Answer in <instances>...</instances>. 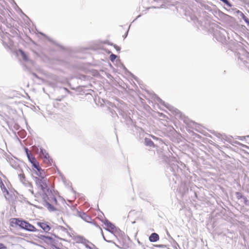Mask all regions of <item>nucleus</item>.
I'll return each mask as SVG.
<instances>
[{
	"label": "nucleus",
	"mask_w": 249,
	"mask_h": 249,
	"mask_svg": "<svg viewBox=\"0 0 249 249\" xmlns=\"http://www.w3.org/2000/svg\"><path fill=\"white\" fill-rule=\"evenodd\" d=\"M0 249H8L7 247L2 243H0Z\"/></svg>",
	"instance_id": "obj_15"
},
{
	"label": "nucleus",
	"mask_w": 249,
	"mask_h": 249,
	"mask_svg": "<svg viewBox=\"0 0 249 249\" xmlns=\"http://www.w3.org/2000/svg\"><path fill=\"white\" fill-rule=\"evenodd\" d=\"M240 195H241V194H240V193H236V195H237V197H238V198H239V197H240V198H241V196H240Z\"/></svg>",
	"instance_id": "obj_18"
},
{
	"label": "nucleus",
	"mask_w": 249,
	"mask_h": 249,
	"mask_svg": "<svg viewBox=\"0 0 249 249\" xmlns=\"http://www.w3.org/2000/svg\"><path fill=\"white\" fill-rule=\"evenodd\" d=\"M243 18L244 21L247 23V24L249 25V19L247 18L245 15L243 16Z\"/></svg>",
	"instance_id": "obj_14"
},
{
	"label": "nucleus",
	"mask_w": 249,
	"mask_h": 249,
	"mask_svg": "<svg viewBox=\"0 0 249 249\" xmlns=\"http://www.w3.org/2000/svg\"><path fill=\"white\" fill-rule=\"evenodd\" d=\"M33 171L37 176L36 178H46V173L44 170L42 169L40 166V164L32 168Z\"/></svg>",
	"instance_id": "obj_3"
},
{
	"label": "nucleus",
	"mask_w": 249,
	"mask_h": 249,
	"mask_svg": "<svg viewBox=\"0 0 249 249\" xmlns=\"http://www.w3.org/2000/svg\"><path fill=\"white\" fill-rule=\"evenodd\" d=\"M149 239L152 242H156L159 240V236L156 233H153L149 236Z\"/></svg>",
	"instance_id": "obj_8"
},
{
	"label": "nucleus",
	"mask_w": 249,
	"mask_h": 249,
	"mask_svg": "<svg viewBox=\"0 0 249 249\" xmlns=\"http://www.w3.org/2000/svg\"><path fill=\"white\" fill-rule=\"evenodd\" d=\"M10 225L12 227L19 226L21 229L29 231L35 232L37 231V229L34 226L26 221L19 218H11L10 220Z\"/></svg>",
	"instance_id": "obj_1"
},
{
	"label": "nucleus",
	"mask_w": 249,
	"mask_h": 249,
	"mask_svg": "<svg viewBox=\"0 0 249 249\" xmlns=\"http://www.w3.org/2000/svg\"><path fill=\"white\" fill-rule=\"evenodd\" d=\"M0 187L2 190V193L4 194L5 197L6 198V195L9 194V192L5 187L2 180L0 178Z\"/></svg>",
	"instance_id": "obj_7"
},
{
	"label": "nucleus",
	"mask_w": 249,
	"mask_h": 249,
	"mask_svg": "<svg viewBox=\"0 0 249 249\" xmlns=\"http://www.w3.org/2000/svg\"><path fill=\"white\" fill-rule=\"evenodd\" d=\"M157 247L162 248H166V246L165 245H157Z\"/></svg>",
	"instance_id": "obj_17"
},
{
	"label": "nucleus",
	"mask_w": 249,
	"mask_h": 249,
	"mask_svg": "<svg viewBox=\"0 0 249 249\" xmlns=\"http://www.w3.org/2000/svg\"><path fill=\"white\" fill-rule=\"evenodd\" d=\"M30 162L32 165V168L39 164V163L37 161L35 157H34L30 160Z\"/></svg>",
	"instance_id": "obj_9"
},
{
	"label": "nucleus",
	"mask_w": 249,
	"mask_h": 249,
	"mask_svg": "<svg viewBox=\"0 0 249 249\" xmlns=\"http://www.w3.org/2000/svg\"><path fill=\"white\" fill-rule=\"evenodd\" d=\"M19 52H20L21 55L22 56L23 59L25 60H27L28 59L27 55L22 50H20Z\"/></svg>",
	"instance_id": "obj_12"
},
{
	"label": "nucleus",
	"mask_w": 249,
	"mask_h": 249,
	"mask_svg": "<svg viewBox=\"0 0 249 249\" xmlns=\"http://www.w3.org/2000/svg\"><path fill=\"white\" fill-rule=\"evenodd\" d=\"M41 153L43 156L42 157L43 162L47 164V166L51 165L53 160L50 157L49 154L45 150L43 149H41Z\"/></svg>",
	"instance_id": "obj_5"
},
{
	"label": "nucleus",
	"mask_w": 249,
	"mask_h": 249,
	"mask_svg": "<svg viewBox=\"0 0 249 249\" xmlns=\"http://www.w3.org/2000/svg\"><path fill=\"white\" fill-rule=\"evenodd\" d=\"M36 184L37 187L40 189L41 191L38 194L43 198L48 196L51 193V191L48 188L47 185V179L46 178H36Z\"/></svg>",
	"instance_id": "obj_2"
},
{
	"label": "nucleus",
	"mask_w": 249,
	"mask_h": 249,
	"mask_svg": "<svg viewBox=\"0 0 249 249\" xmlns=\"http://www.w3.org/2000/svg\"><path fill=\"white\" fill-rule=\"evenodd\" d=\"M113 47H114V48L118 52H119L120 51V47L116 45H113Z\"/></svg>",
	"instance_id": "obj_16"
},
{
	"label": "nucleus",
	"mask_w": 249,
	"mask_h": 249,
	"mask_svg": "<svg viewBox=\"0 0 249 249\" xmlns=\"http://www.w3.org/2000/svg\"><path fill=\"white\" fill-rule=\"evenodd\" d=\"M145 144L150 146H154V142L149 139L145 138L144 140Z\"/></svg>",
	"instance_id": "obj_10"
},
{
	"label": "nucleus",
	"mask_w": 249,
	"mask_h": 249,
	"mask_svg": "<svg viewBox=\"0 0 249 249\" xmlns=\"http://www.w3.org/2000/svg\"><path fill=\"white\" fill-rule=\"evenodd\" d=\"M37 225L39 226L42 230L46 232H48L50 230L51 227L47 222H40L37 223Z\"/></svg>",
	"instance_id": "obj_6"
},
{
	"label": "nucleus",
	"mask_w": 249,
	"mask_h": 249,
	"mask_svg": "<svg viewBox=\"0 0 249 249\" xmlns=\"http://www.w3.org/2000/svg\"><path fill=\"white\" fill-rule=\"evenodd\" d=\"M104 224L106 227V229L109 232L115 234L118 232L119 229L112 223L108 220H106Z\"/></svg>",
	"instance_id": "obj_4"
},
{
	"label": "nucleus",
	"mask_w": 249,
	"mask_h": 249,
	"mask_svg": "<svg viewBox=\"0 0 249 249\" xmlns=\"http://www.w3.org/2000/svg\"><path fill=\"white\" fill-rule=\"evenodd\" d=\"M45 238H47V239H51L50 237H48V236H44Z\"/></svg>",
	"instance_id": "obj_19"
},
{
	"label": "nucleus",
	"mask_w": 249,
	"mask_h": 249,
	"mask_svg": "<svg viewBox=\"0 0 249 249\" xmlns=\"http://www.w3.org/2000/svg\"><path fill=\"white\" fill-rule=\"evenodd\" d=\"M116 58H117V56L114 54H111L109 56L110 60L112 62L114 61L116 59Z\"/></svg>",
	"instance_id": "obj_13"
},
{
	"label": "nucleus",
	"mask_w": 249,
	"mask_h": 249,
	"mask_svg": "<svg viewBox=\"0 0 249 249\" xmlns=\"http://www.w3.org/2000/svg\"><path fill=\"white\" fill-rule=\"evenodd\" d=\"M25 150L27 158H28L29 160L30 161L34 156L32 155L31 152L28 150V148H25Z\"/></svg>",
	"instance_id": "obj_11"
}]
</instances>
